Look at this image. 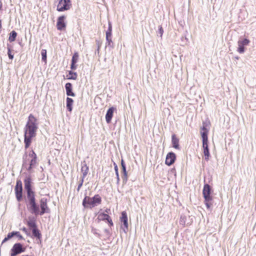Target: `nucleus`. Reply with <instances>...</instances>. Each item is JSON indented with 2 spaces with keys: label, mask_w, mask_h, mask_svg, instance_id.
<instances>
[{
  "label": "nucleus",
  "mask_w": 256,
  "mask_h": 256,
  "mask_svg": "<svg viewBox=\"0 0 256 256\" xmlns=\"http://www.w3.org/2000/svg\"><path fill=\"white\" fill-rule=\"evenodd\" d=\"M8 54L9 58L10 60H12L14 58V55L12 54L11 53L10 48H8Z\"/></svg>",
  "instance_id": "obj_32"
},
{
  "label": "nucleus",
  "mask_w": 256,
  "mask_h": 256,
  "mask_svg": "<svg viewBox=\"0 0 256 256\" xmlns=\"http://www.w3.org/2000/svg\"><path fill=\"white\" fill-rule=\"evenodd\" d=\"M172 146L176 149H180L179 140L176 137V134H174L172 136Z\"/></svg>",
  "instance_id": "obj_20"
},
{
  "label": "nucleus",
  "mask_w": 256,
  "mask_h": 256,
  "mask_svg": "<svg viewBox=\"0 0 256 256\" xmlns=\"http://www.w3.org/2000/svg\"><path fill=\"white\" fill-rule=\"evenodd\" d=\"M37 121V119L34 115L32 114L29 115L24 128V142L26 148L30 146L32 138L36 136V132L38 129Z\"/></svg>",
  "instance_id": "obj_1"
},
{
  "label": "nucleus",
  "mask_w": 256,
  "mask_h": 256,
  "mask_svg": "<svg viewBox=\"0 0 256 256\" xmlns=\"http://www.w3.org/2000/svg\"><path fill=\"white\" fill-rule=\"evenodd\" d=\"M48 200L45 198H41L40 200V207L41 210H40L39 214L43 215L45 213H48L50 211L47 204Z\"/></svg>",
  "instance_id": "obj_9"
},
{
  "label": "nucleus",
  "mask_w": 256,
  "mask_h": 256,
  "mask_svg": "<svg viewBox=\"0 0 256 256\" xmlns=\"http://www.w3.org/2000/svg\"><path fill=\"white\" fill-rule=\"evenodd\" d=\"M22 230H23L24 232H27V229H26V228H22Z\"/></svg>",
  "instance_id": "obj_45"
},
{
  "label": "nucleus",
  "mask_w": 256,
  "mask_h": 256,
  "mask_svg": "<svg viewBox=\"0 0 256 256\" xmlns=\"http://www.w3.org/2000/svg\"><path fill=\"white\" fill-rule=\"evenodd\" d=\"M98 216L100 217L102 220H107L110 218L108 214L104 213L100 214Z\"/></svg>",
  "instance_id": "obj_30"
},
{
  "label": "nucleus",
  "mask_w": 256,
  "mask_h": 256,
  "mask_svg": "<svg viewBox=\"0 0 256 256\" xmlns=\"http://www.w3.org/2000/svg\"><path fill=\"white\" fill-rule=\"evenodd\" d=\"M158 34L160 35V36L162 37L164 32V30L162 26H158Z\"/></svg>",
  "instance_id": "obj_34"
},
{
  "label": "nucleus",
  "mask_w": 256,
  "mask_h": 256,
  "mask_svg": "<svg viewBox=\"0 0 256 256\" xmlns=\"http://www.w3.org/2000/svg\"><path fill=\"white\" fill-rule=\"evenodd\" d=\"M66 17L64 16H62L58 18L56 22V28L58 30H62L65 29L66 27Z\"/></svg>",
  "instance_id": "obj_13"
},
{
  "label": "nucleus",
  "mask_w": 256,
  "mask_h": 256,
  "mask_svg": "<svg viewBox=\"0 0 256 256\" xmlns=\"http://www.w3.org/2000/svg\"><path fill=\"white\" fill-rule=\"evenodd\" d=\"M28 204L27 208L31 214L38 216L40 213L38 205L36 203L35 195L27 196Z\"/></svg>",
  "instance_id": "obj_4"
},
{
  "label": "nucleus",
  "mask_w": 256,
  "mask_h": 256,
  "mask_svg": "<svg viewBox=\"0 0 256 256\" xmlns=\"http://www.w3.org/2000/svg\"><path fill=\"white\" fill-rule=\"evenodd\" d=\"M9 240V239L8 238V237H6V238L4 239V240H2V244H3V243H4V242H6L7 240Z\"/></svg>",
  "instance_id": "obj_43"
},
{
  "label": "nucleus",
  "mask_w": 256,
  "mask_h": 256,
  "mask_svg": "<svg viewBox=\"0 0 256 256\" xmlns=\"http://www.w3.org/2000/svg\"><path fill=\"white\" fill-rule=\"evenodd\" d=\"M176 159V156L173 152H168L166 156L165 163L168 166H171L173 164Z\"/></svg>",
  "instance_id": "obj_14"
},
{
  "label": "nucleus",
  "mask_w": 256,
  "mask_h": 256,
  "mask_svg": "<svg viewBox=\"0 0 256 256\" xmlns=\"http://www.w3.org/2000/svg\"><path fill=\"white\" fill-rule=\"evenodd\" d=\"M100 48V44L98 42V48H97V52H98V54L99 53Z\"/></svg>",
  "instance_id": "obj_44"
},
{
  "label": "nucleus",
  "mask_w": 256,
  "mask_h": 256,
  "mask_svg": "<svg viewBox=\"0 0 256 256\" xmlns=\"http://www.w3.org/2000/svg\"><path fill=\"white\" fill-rule=\"evenodd\" d=\"M36 164V159L32 158L30 166L28 168V170H30L32 168L34 167Z\"/></svg>",
  "instance_id": "obj_26"
},
{
  "label": "nucleus",
  "mask_w": 256,
  "mask_h": 256,
  "mask_svg": "<svg viewBox=\"0 0 256 256\" xmlns=\"http://www.w3.org/2000/svg\"><path fill=\"white\" fill-rule=\"evenodd\" d=\"M106 46H112V25L110 22H108V29L106 32Z\"/></svg>",
  "instance_id": "obj_10"
},
{
  "label": "nucleus",
  "mask_w": 256,
  "mask_h": 256,
  "mask_svg": "<svg viewBox=\"0 0 256 256\" xmlns=\"http://www.w3.org/2000/svg\"><path fill=\"white\" fill-rule=\"evenodd\" d=\"M2 6V2L0 1V9L1 8Z\"/></svg>",
  "instance_id": "obj_48"
},
{
  "label": "nucleus",
  "mask_w": 256,
  "mask_h": 256,
  "mask_svg": "<svg viewBox=\"0 0 256 256\" xmlns=\"http://www.w3.org/2000/svg\"><path fill=\"white\" fill-rule=\"evenodd\" d=\"M32 233L34 237L36 238L39 240L40 239L42 235L37 228L32 229Z\"/></svg>",
  "instance_id": "obj_22"
},
{
  "label": "nucleus",
  "mask_w": 256,
  "mask_h": 256,
  "mask_svg": "<svg viewBox=\"0 0 256 256\" xmlns=\"http://www.w3.org/2000/svg\"><path fill=\"white\" fill-rule=\"evenodd\" d=\"M121 166H122V170L126 169V166L125 163L124 162V160L122 159L121 160Z\"/></svg>",
  "instance_id": "obj_37"
},
{
  "label": "nucleus",
  "mask_w": 256,
  "mask_h": 256,
  "mask_svg": "<svg viewBox=\"0 0 256 256\" xmlns=\"http://www.w3.org/2000/svg\"><path fill=\"white\" fill-rule=\"evenodd\" d=\"M42 60L46 62V50H42L41 52Z\"/></svg>",
  "instance_id": "obj_28"
},
{
  "label": "nucleus",
  "mask_w": 256,
  "mask_h": 256,
  "mask_svg": "<svg viewBox=\"0 0 256 256\" xmlns=\"http://www.w3.org/2000/svg\"><path fill=\"white\" fill-rule=\"evenodd\" d=\"M212 188L208 184H205L202 190L203 196H211Z\"/></svg>",
  "instance_id": "obj_19"
},
{
  "label": "nucleus",
  "mask_w": 256,
  "mask_h": 256,
  "mask_svg": "<svg viewBox=\"0 0 256 256\" xmlns=\"http://www.w3.org/2000/svg\"><path fill=\"white\" fill-rule=\"evenodd\" d=\"M84 178H81V180H80V183H79V184L78 185V188H77V190L78 192L80 190L81 187L82 186L83 184Z\"/></svg>",
  "instance_id": "obj_31"
},
{
  "label": "nucleus",
  "mask_w": 256,
  "mask_h": 256,
  "mask_svg": "<svg viewBox=\"0 0 256 256\" xmlns=\"http://www.w3.org/2000/svg\"><path fill=\"white\" fill-rule=\"evenodd\" d=\"M102 202V198L99 194H96L92 198L85 196L82 204L84 208H93Z\"/></svg>",
  "instance_id": "obj_3"
},
{
  "label": "nucleus",
  "mask_w": 256,
  "mask_h": 256,
  "mask_svg": "<svg viewBox=\"0 0 256 256\" xmlns=\"http://www.w3.org/2000/svg\"><path fill=\"white\" fill-rule=\"evenodd\" d=\"M204 203L207 208L209 209L213 206V198L212 196H204Z\"/></svg>",
  "instance_id": "obj_16"
},
{
  "label": "nucleus",
  "mask_w": 256,
  "mask_h": 256,
  "mask_svg": "<svg viewBox=\"0 0 256 256\" xmlns=\"http://www.w3.org/2000/svg\"><path fill=\"white\" fill-rule=\"evenodd\" d=\"M109 211H110V209H106L105 212H106V213H108Z\"/></svg>",
  "instance_id": "obj_46"
},
{
  "label": "nucleus",
  "mask_w": 256,
  "mask_h": 256,
  "mask_svg": "<svg viewBox=\"0 0 256 256\" xmlns=\"http://www.w3.org/2000/svg\"><path fill=\"white\" fill-rule=\"evenodd\" d=\"M27 224H28V226L30 228H32V229L34 228H37L35 220L34 219H30L27 222Z\"/></svg>",
  "instance_id": "obj_23"
},
{
  "label": "nucleus",
  "mask_w": 256,
  "mask_h": 256,
  "mask_svg": "<svg viewBox=\"0 0 256 256\" xmlns=\"http://www.w3.org/2000/svg\"><path fill=\"white\" fill-rule=\"evenodd\" d=\"M184 218H185V216H180V224H185Z\"/></svg>",
  "instance_id": "obj_36"
},
{
  "label": "nucleus",
  "mask_w": 256,
  "mask_h": 256,
  "mask_svg": "<svg viewBox=\"0 0 256 256\" xmlns=\"http://www.w3.org/2000/svg\"><path fill=\"white\" fill-rule=\"evenodd\" d=\"M106 220L108 222L110 226H113V222H112V220L110 217L108 219Z\"/></svg>",
  "instance_id": "obj_42"
},
{
  "label": "nucleus",
  "mask_w": 256,
  "mask_h": 256,
  "mask_svg": "<svg viewBox=\"0 0 256 256\" xmlns=\"http://www.w3.org/2000/svg\"><path fill=\"white\" fill-rule=\"evenodd\" d=\"M115 110V108L114 107H111L108 108L107 110L106 115V120L108 124L112 120V118L113 116L114 112Z\"/></svg>",
  "instance_id": "obj_15"
},
{
  "label": "nucleus",
  "mask_w": 256,
  "mask_h": 256,
  "mask_svg": "<svg viewBox=\"0 0 256 256\" xmlns=\"http://www.w3.org/2000/svg\"><path fill=\"white\" fill-rule=\"evenodd\" d=\"M29 156H30L32 158L36 159V153L32 150V153L29 154Z\"/></svg>",
  "instance_id": "obj_35"
},
{
  "label": "nucleus",
  "mask_w": 256,
  "mask_h": 256,
  "mask_svg": "<svg viewBox=\"0 0 256 256\" xmlns=\"http://www.w3.org/2000/svg\"><path fill=\"white\" fill-rule=\"evenodd\" d=\"M238 43V52L240 54H243L245 51L244 46L248 44L250 40L247 38H244L242 40H239Z\"/></svg>",
  "instance_id": "obj_12"
},
{
  "label": "nucleus",
  "mask_w": 256,
  "mask_h": 256,
  "mask_svg": "<svg viewBox=\"0 0 256 256\" xmlns=\"http://www.w3.org/2000/svg\"><path fill=\"white\" fill-rule=\"evenodd\" d=\"M66 95L68 96H74L75 94L72 92V86L71 83L68 82L65 85Z\"/></svg>",
  "instance_id": "obj_17"
},
{
  "label": "nucleus",
  "mask_w": 256,
  "mask_h": 256,
  "mask_svg": "<svg viewBox=\"0 0 256 256\" xmlns=\"http://www.w3.org/2000/svg\"><path fill=\"white\" fill-rule=\"evenodd\" d=\"M89 170L88 166L86 165L85 161L82 163L81 172L82 173V178H85L87 176Z\"/></svg>",
  "instance_id": "obj_18"
},
{
  "label": "nucleus",
  "mask_w": 256,
  "mask_h": 256,
  "mask_svg": "<svg viewBox=\"0 0 256 256\" xmlns=\"http://www.w3.org/2000/svg\"><path fill=\"white\" fill-rule=\"evenodd\" d=\"M59 2L57 6V10L63 12L70 8V0H58Z\"/></svg>",
  "instance_id": "obj_6"
},
{
  "label": "nucleus",
  "mask_w": 256,
  "mask_h": 256,
  "mask_svg": "<svg viewBox=\"0 0 256 256\" xmlns=\"http://www.w3.org/2000/svg\"><path fill=\"white\" fill-rule=\"evenodd\" d=\"M74 100L72 98L68 97L66 98V108L69 112H71L72 109V104Z\"/></svg>",
  "instance_id": "obj_21"
},
{
  "label": "nucleus",
  "mask_w": 256,
  "mask_h": 256,
  "mask_svg": "<svg viewBox=\"0 0 256 256\" xmlns=\"http://www.w3.org/2000/svg\"><path fill=\"white\" fill-rule=\"evenodd\" d=\"M69 74L71 76L68 78V79L76 80L77 78L78 75L76 72L70 71Z\"/></svg>",
  "instance_id": "obj_27"
},
{
  "label": "nucleus",
  "mask_w": 256,
  "mask_h": 256,
  "mask_svg": "<svg viewBox=\"0 0 256 256\" xmlns=\"http://www.w3.org/2000/svg\"><path fill=\"white\" fill-rule=\"evenodd\" d=\"M25 250V248H23L20 243L15 244L11 249V256H16Z\"/></svg>",
  "instance_id": "obj_7"
},
{
  "label": "nucleus",
  "mask_w": 256,
  "mask_h": 256,
  "mask_svg": "<svg viewBox=\"0 0 256 256\" xmlns=\"http://www.w3.org/2000/svg\"><path fill=\"white\" fill-rule=\"evenodd\" d=\"M114 170H115V172H118V166H117V164L114 162Z\"/></svg>",
  "instance_id": "obj_41"
},
{
  "label": "nucleus",
  "mask_w": 256,
  "mask_h": 256,
  "mask_svg": "<svg viewBox=\"0 0 256 256\" xmlns=\"http://www.w3.org/2000/svg\"><path fill=\"white\" fill-rule=\"evenodd\" d=\"M122 178L124 184H126L128 180V174L126 169L122 170Z\"/></svg>",
  "instance_id": "obj_25"
},
{
  "label": "nucleus",
  "mask_w": 256,
  "mask_h": 256,
  "mask_svg": "<svg viewBox=\"0 0 256 256\" xmlns=\"http://www.w3.org/2000/svg\"><path fill=\"white\" fill-rule=\"evenodd\" d=\"M104 232H106V233H109L108 230H106V229H105V230H104Z\"/></svg>",
  "instance_id": "obj_47"
},
{
  "label": "nucleus",
  "mask_w": 256,
  "mask_h": 256,
  "mask_svg": "<svg viewBox=\"0 0 256 256\" xmlns=\"http://www.w3.org/2000/svg\"><path fill=\"white\" fill-rule=\"evenodd\" d=\"M120 220L121 222L123 223L124 226L122 227L124 232H126L128 230V222L127 214L125 211H123L122 212V216L120 218Z\"/></svg>",
  "instance_id": "obj_11"
},
{
  "label": "nucleus",
  "mask_w": 256,
  "mask_h": 256,
  "mask_svg": "<svg viewBox=\"0 0 256 256\" xmlns=\"http://www.w3.org/2000/svg\"><path fill=\"white\" fill-rule=\"evenodd\" d=\"M70 68L72 70H76V64L72 62L70 65Z\"/></svg>",
  "instance_id": "obj_40"
},
{
  "label": "nucleus",
  "mask_w": 256,
  "mask_h": 256,
  "mask_svg": "<svg viewBox=\"0 0 256 256\" xmlns=\"http://www.w3.org/2000/svg\"><path fill=\"white\" fill-rule=\"evenodd\" d=\"M16 36H17V33L14 30L12 31L10 34L8 40L10 42H14L16 40Z\"/></svg>",
  "instance_id": "obj_24"
},
{
  "label": "nucleus",
  "mask_w": 256,
  "mask_h": 256,
  "mask_svg": "<svg viewBox=\"0 0 256 256\" xmlns=\"http://www.w3.org/2000/svg\"><path fill=\"white\" fill-rule=\"evenodd\" d=\"M18 232V234H15V236H16L20 239H24L22 236L18 232Z\"/></svg>",
  "instance_id": "obj_39"
},
{
  "label": "nucleus",
  "mask_w": 256,
  "mask_h": 256,
  "mask_svg": "<svg viewBox=\"0 0 256 256\" xmlns=\"http://www.w3.org/2000/svg\"><path fill=\"white\" fill-rule=\"evenodd\" d=\"M14 190L17 200L20 202L22 197V185L20 180H17Z\"/></svg>",
  "instance_id": "obj_5"
},
{
  "label": "nucleus",
  "mask_w": 256,
  "mask_h": 256,
  "mask_svg": "<svg viewBox=\"0 0 256 256\" xmlns=\"http://www.w3.org/2000/svg\"><path fill=\"white\" fill-rule=\"evenodd\" d=\"M116 184H118L120 183V179L119 177L118 172H116Z\"/></svg>",
  "instance_id": "obj_38"
},
{
  "label": "nucleus",
  "mask_w": 256,
  "mask_h": 256,
  "mask_svg": "<svg viewBox=\"0 0 256 256\" xmlns=\"http://www.w3.org/2000/svg\"><path fill=\"white\" fill-rule=\"evenodd\" d=\"M32 180L30 176L26 177L24 180V188L26 191L27 196L35 195L32 189Z\"/></svg>",
  "instance_id": "obj_8"
},
{
  "label": "nucleus",
  "mask_w": 256,
  "mask_h": 256,
  "mask_svg": "<svg viewBox=\"0 0 256 256\" xmlns=\"http://www.w3.org/2000/svg\"><path fill=\"white\" fill-rule=\"evenodd\" d=\"M78 52H75L72 56V62L76 64L78 62Z\"/></svg>",
  "instance_id": "obj_29"
},
{
  "label": "nucleus",
  "mask_w": 256,
  "mask_h": 256,
  "mask_svg": "<svg viewBox=\"0 0 256 256\" xmlns=\"http://www.w3.org/2000/svg\"><path fill=\"white\" fill-rule=\"evenodd\" d=\"M202 132H201V135L202 138V147L204 149V159L206 160H209L210 154L208 147V130L206 128L205 124L203 122V126L202 128Z\"/></svg>",
  "instance_id": "obj_2"
},
{
  "label": "nucleus",
  "mask_w": 256,
  "mask_h": 256,
  "mask_svg": "<svg viewBox=\"0 0 256 256\" xmlns=\"http://www.w3.org/2000/svg\"><path fill=\"white\" fill-rule=\"evenodd\" d=\"M18 234V232H12L8 233L7 236L8 239L11 238H12L14 236H15V234Z\"/></svg>",
  "instance_id": "obj_33"
}]
</instances>
